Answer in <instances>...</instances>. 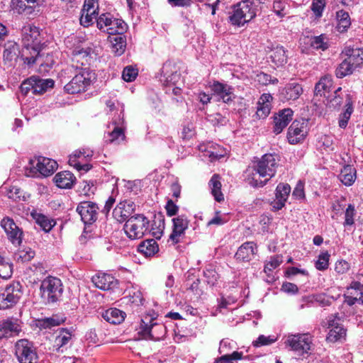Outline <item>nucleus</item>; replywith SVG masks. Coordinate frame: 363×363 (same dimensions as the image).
I'll use <instances>...</instances> for the list:
<instances>
[{
    "label": "nucleus",
    "mask_w": 363,
    "mask_h": 363,
    "mask_svg": "<svg viewBox=\"0 0 363 363\" xmlns=\"http://www.w3.org/2000/svg\"><path fill=\"white\" fill-rule=\"evenodd\" d=\"M22 42L23 47L21 54L24 63L28 66L36 62L43 65V61L41 60L43 44L39 28L31 24L24 26L22 28Z\"/></svg>",
    "instance_id": "obj_1"
},
{
    "label": "nucleus",
    "mask_w": 363,
    "mask_h": 363,
    "mask_svg": "<svg viewBox=\"0 0 363 363\" xmlns=\"http://www.w3.org/2000/svg\"><path fill=\"white\" fill-rule=\"evenodd\" d=\"M90 51L89 48L75 49L73 51L72 61L77 63H79L81 60L82 61L80 62V65H75L76 68L80 69L81 71L65 86V90L68 94H74L84 91L95 79L94 73L87 69L81 67L88 63V60L90 58Z\"/></svg>",
    "instance_id": "obj_2"
},
{
    "label": "nucleus",
    "mask_w": 363,
    "mask_h": 363,
    "mask_svg": "<svg viewBox=\"0 0 363 363\" xmlns=\"http://www.w3.org/2000/svg\"><path fill=\"white\" fill-rule=\"evenodd\" d=\"M277 167V160L274 155H264L254 162L252 172L247 177L248 183L254 187L263 186L274 176Z\"/></svg>",
    "instance_id": "obj_3"
},
{
    "label": "nucleus",
    "mask_w": 363,
    "mask_h": 363,
    "mask_svg": "<svg viewBox=\"0 0 363 363\" xmlns=\"http://www.w3.org/2000/svg\"><path fill=\"white\" fill-rule=\"evenodd\" d=\"M40 291V296L45 303H54L62 297L63 285L60 279L49 276L42 281Z\"/></svg>",
    "instance_id": "obj_4"
},
{
    "label": "nucleus",
    "mask_w": 363,
    "mask_h": 363,
    "mask_svg": "<svg viewBox=\"0 0 363 363\" xmlns=\"http://www.w3.org/2000/svg\"><path fill=\"white\" fill-rule=\"evenodd\" d=\"M256 16L255 9L249 0L242 1L235 5L229 16V22L235 26H243Z\"/></svg>",
    "instance_id": "obj_5"
},
{
    "label": "nucleus",
    "mask_w": 363,
    "mask_h": 363,
    "mask_svg": "<svg viewBox=\"0 0 363 363\" xmlns=\"http://www.w3.org/2000/svg\"><path fill=\"white\" fill-rule=\"evenodd\" d=\"M57 168L55 160L45 157L30 159L26 167L27 174L30 177H48L53 174Z\"/></svg>",
    "instance_id": "obj_6"
},
{
    "label": "nucleus",
    "mask_w": 363,
    "mask_h": 363,
    "mask_svg": "<svg viewBox=\"0 0 363 363\" xmlns=\"http://www.w3.org/2000/svg\"><path fill=\"white\" fill-rule=\"evenodd\" d=\"M149 220L145 216L137 214L126 220L123 229L130 239H140L149 232Z\"/></svg>",
    "instance_id": "obj_7"
},
{
    "label": "nucleus",
    "mask_w": 363,
    "mask_h": 363,
    "mask_svg": "<svg viewBox=\"0 0 363 363\" xmlns=\"http://www.w3.org/2000/svg\"><path fill=\"white\" fill-rule=\"evenodd\" d=\"M154 320L155 318L150 315H146L142 318L139 334L143 339L158 341L165 335V326L155 323Z\"/></svg>",
    "instance_id": "obj_8"
},
{
    "label": "nucleus",
    "mask_w": 363,
    "mask_h": 363,
    "mask_svg": "<svg viewBox=\"0 0 363 363\" xmlns=\"http://www.w3.org/2000/svg\"><path fill=\"white\" fill-rule=\"evenodd\" d=\"M96 26L99 30L111 35L123 34L126 30V23L110 13L101 14L96 20Z\"/></svg>",
    "instance_id": "obj_9"
},
{
    "label": "nucleus",
    "mask_w": 363,
    "mask_h": 363,
    "mask_svg": "<svg viewBox=\"0 0 363 363\" xmlns=\"http://www.w3.org/2000/svg\"><path fill=\"white\" fill-rule=\"evenodd\" d=\"M19 282H13L0 289V309L6 310L14 306L23 294Z\"/></svg>",
    "instance_id": "obj_10"
},
{
    "label": "nucleus",
    "mask_w": 363,
    "mask_h": 363,
    "mask_svg": "<svg viewBox=\"0 0 363 363\" xmlns=\"http://www.w3.org/2000/svg\"><path fill=\"white\" fill-rule=\"evenodd\" d=\"M286 344L299 355L308 354L313 347V337L308 333L290 335Z\"/></svg>",
    "instance_id": "obj_11"
},
{
    "label": "nucleus",
    "mask_w": 363,
    "mask_h": 363,
    "mask_svg": "<svg viewBox=\"0 0 363 363\" xmlns=\"http://www.w3.org/2000/svg\"><path fill=\"white\" fill-rule=\"evenodd\" d=\"M15 355L19 363H38V354L33 342L26 339L15 344Z\"/></svg>",
    "instance_id": "obj_12"
},
{
    "label": "nucleus",
    "mask_w": 363,
    "mask_h": 363,
    "mask_svg": "<svg viewBox=\"0 0 363 363\" xmlns=\"http://www.w3.org/2000/svg\"><path fill=\"white\" fill-rule=\"evenodd\" d=\"M308 134V121L295 120L288 129L287 139L290 144L296 145L303 141Z\"/></svg>",
    "instance_id": "obj_13"
},
{
    "label": "nucleus",
    "mask_w": 363,
    "mask_h": 363,
    "mask_svg": "<svg viewBox=\"0 0 363 363\" xmlns=\"http://www.w3.org/2000/svg\"><path fill=\"white\" fill-rule=\"evenodd\" d=\"M1 226L13 245L15 246L21 245L23 233L12 218L9 217L4 218L1 221Z\"/></svg>",
    "instance_id": "obj_14"
},
{
    "label": "nucleus",
    "mask_w": 363,
    "mask_h": 363,
    "mask_svg": "<svg viewBox=\"0 0 363 363\" xmlns=\"http://www.w3.org/2000/svg\"><path fill=\"white\" fill-rule=\"evenodd\" d=\"M93 155V152L89 150H78L74 151L69 158V164L79 171L87 172L91 165L86 162Z\"/></svg>",
    "instance_id": "obj_15"
},
{
    "label": "nucleus",
    "mask_w": 363,
    "mask_h": 363,
    "mask_svg": "<svg viewBox=\"0 0 363 363\" xmlns=\"http://www.w3.org/2000/svg\"><path fill=\"white\" fill-rule=\"evenodd\" d=\"M340 319L337 315H330L327 320L326 325L330 329L326 340L329 342H335L344 338L346 335V330L339 323Z\"/></svg>",
    "instance_id": "obj_16"
},
{
    "label": "nucleus",
    "mask_w": 363,
    "mask_h": 363,
    "mask_svg": "<svg viewBox=\"0 0 363 363\" xmlns=\"http://www.w3.org/2000/svg\"><path fill=\"white\" fill-rule=\"evenodd\" d=\"M97 211L96 204L91 201H82L77 208V211L85 225L92 224L96 220Z\"/></svg>",
    "instance_id": "obj_17"
},
{
    "label": "nucleus",
    "mask_w": 363,
    "mask_h": 363,
    "mask_svg": "<svg viewBox=\"0 0 363 363\" xmlns=\"http://www.w3.org/2000/svg\"><path fill=\"white\" fill-rule=\"evenodd\" d=\"M172 222L173 230L169 235V241H171L174 245L179 242L180 238L188 228L189 220L185 215H180L174 218Z\"/></svg>",
    "instance_id": "obj_18"
},
{
    "label": "nucleus",
    "mask_w": 363,
    "mask_h": 363,
    "mask_svg": "<svg viewBox=\"0 0 363 363\" xmlns=\"http://www.w3.org/2000/svg\"><path fill=\"white\" fill-rule=\"evenodd\" d=\"M135 210V204L130 200L121 201L113 209V216L118 222L122 223L131 217Z\"/></svg>",
    "instance_id": "obj_19"
},
{
    "label": "nucleus",
    "mask_w": 363,
    "mask_h": 363,
    "mask_svg": "<svg viewBox=\"0 0 363 363\" xmlns=\"http://www.w3.org/2000/svg\"><path fill=\"white\" fill-rule=\"evenodd\" d=\"M294 111L292 109L287 108L279 110L274 116V128L273 132L275 134L281 133L283 130L288 125L290 121H292Z\"/></svg>",
    "instance_id": "obj_20"
},
{
    "label": "nucleus",
    "mask_w": 363,
    "mask_h": 363,
    "mask_svg": "<svg viewBox=\"0 0 363 363\" xmlns=\"http://www.w3.org/2000/svg\"><path fill=\"white\" fill-rule=\"evenodd\" d=\"M21 322L13 318L0 321V339L17 335L21 331Z\"/></svg>",
    "instance_id": "obj_21"
},
{
    "label": "nucleus",
    "mask_w": 363,
    "mask_h": 363,
    "mask_svg": "<svg viewBox=\"0 0 363 363\" xmlns=\"http://www.w3.org/2000/svg\"><path fill=\"white\" fill-rule=\"evenodd\" d=\"M211 89L218 101L228 103L234 98L233 89L227 84L214 82Z\"/></svg>",
    "instance_id": "obj_22"
},
{
    "label": "nucleus",
    "mask_w": 363,
    "mask_h": 363,
    "mask_svg": "<svg viewBox=\"0 0 363 363\" xmlns=\"http://www.w3.org/2000/svg\"><path fill=\"white\" fill-rule=\"evenodd\" d=\"M303 94L302 86L298 82H290L280 91V98L283 101H295Z\"/></svg>",
    "instance_id": "obj_23"
},
{
    "label": "nucleus",
    "mask_w": 363,
    "mask_h": 363,
    "mask_svg": "<svg viewBox=\"0 0 363 363\" xmlns=\"http://www.w3.org/2000/svg\"><path fill=\"white\" fill-rule=\"evenodd\" d=\"M72 333L66 328H60L56 333L53 347L57 352H63L71 342Z\"/></svg>",
    "instance_id": "obj_24"
},
{
    "label": "nucleus",
    "mask_w": 363,
    "mask_h": 363,
    "mask_svg": "<svg viewBox=\"0 0 363 363\" xmlns=\"http://www.w3.org/2000/svg\"><path fill=\"white\" fill-rule=\"evenodd\" d=\"M92 281L97 288L104 291L112 289L118 284L117 279L108 274L95 275L92 277Z\"/></svg>",
    "instance_id": "obj_25"
},
{
    "label": "nucleus",
    "mask_w": 363,
    "mask_h": 363,
    "mask_svg": "<svg viewBox=\"0 0 363 363\" xmlns=\"http://www.w3.org/2000/svg\"><path fill=\"white\" fill-rule=\"evenodd\" d=\"M272 96L269 94H263L257 102L255 116L258 119L266 118L271 111Z\"/></svg>",
    "instance_id": "obj_26"
},
{
    "label": "nucleus",
    "mask_w": 363,
    "mask_h": 363,
    "mask_svg": "<svg viewBox=\"0 0 363 363\" xmlns=\"http://www.w3.org/2000/svg\"><path fill=\"white\" fill-rule=\"evenodd\" d=\"M256 251V244L253 242H247L238 248L235 257L238 260L248 262L254 257Z\"/></svg>",
    "instance_id": "obj_27"
},
{
    "label": "nucleus",
    "mask_w": 363,
    "mask_h": 363,
    "mask_svg": "<svg viewBox=\"0 0 363 363\" xmlns=\"http://www.w3.org/2000/svg\"><path fill=\"white\" fill-rule=\"evenodd\" d=\"M333 85V80L330 76H325L322 77L315 86L314 98L313 101L316 104L320 101L318 98L325 96V94L330 91Z\"/></svg>",
    "instance_id": "obj_28"
},
{
    "label": "nucleus",
    "mask_w": 363,
    "mask_h": 363,
    "mask_svg": "<svg viewBox=\"0 0 363 363\" xmlns=\"http://www.w3.org/2000/svg\"><path fill=\"white\" fill-rule=\"evenodd\" d=\"M53 180L57 187L70 189L73 186L76 178L69 171H63L55 174Z\"/></svg>",
    "instance_id": "obj_29"
},
{
    "label": "nucleus",
    "mask_w": 363,
    "mask_h": 363,
    "mask_svg": "<svg viewBox=\"0 0 363 363\" xmlns=\"http://www.w3.org/2000/svg\"><path fill=\"white\" fill-rule=\"evenodd\" d=\"M113 125V130L109 133L110 142L113 143L118 139L123 140L125 138L124 135V119L123 113L121 112L118 118L114 119L112 123Z\"/></svg>",
    "instance_id": "obj_30"
},
{
    "label": "nucleus",
    "mask_w": 363,
    "mask_h": 363,
    "mask_svg": "<svg viewBox=\"0 0 363 363\" xmlns=\"http://www.w3.org/2000/svg\"><path fill=\"white\" fill-rule=\"evenodd\" d=\"M355 68L363 65V49L345 47L342 51Z\"/></svg>",
    "instance_id": "obj_31"
},
{
    "label": "nucleus",
    "mask_w": 363,
    "mask_h": 363,
    "mask_svg": "<svg viewBox=\"0 0 363 363\" xmlns=\"http://www.w3.org/2000/svg\"><path fill=\"white\" fill-rule=\"evenodd\" d=\"M31 82V90L33 94H43L48 89L53 87L55 82L51 79H39L32 77L30 78Z\"/></svg>",
    "instance_id": "obj_32"
},
{
    "label": "nucleus",
    "mask_w": 363,
    "mask_h": 363,
    "mask_svg": "<svg viewBox=\"0 0 363 363\" xmlns=\"http://www.w3.org/2000/svg\"><path fill=\"white\" fill-rule=\"evenodd\" d=\"M103 318L112 324H120L125 317V313L118 308H109L101 314Z\"/></svg>",
    "instance_id": "obj_33"
},
{
    "label": "nucleus",
    "mask_w": 363,
    "mask_h": 363,
    "mask_svg": "<svg viewBox=\"0 0 363 363\" xmlns=\"http://www.w3.org/2000/svg\"><path fill=\"white\" fill-rule=\"evenodd\" d=\"M208 186L211 189V194L216 201L221 202L224 200V196L221 192L222 184L219 174H215L212 176L208 182Z\"/></svg>",
    "instance_id": "obj_34"
},
{
    "label": "nucleus",
    "mask_w": 363,
    "mask_h": 363,
    "mask_svg": "<svg viewBox=\"0 0 363 363\" xmlns=\"http://www.w3.org/2000/svg\"><path fill=\"white\" fill-rule=\"evenodd\" d=\"M31 216L35 220V223L45 232H49L55 225V221L54 220L49 218L41 213L33 211L31 213Z\"/></svg>",
    "instance_id": "obj_35"
},
{
    "label": "nucleus",
    "mask_w": 363,
    "mask_h": 363,
    "mask_svg": "<svg viewBox=\"0 0 363 363\" xmlns=\"http://www.w3.org/2000/svg\"><path fill=\"white\" fill-rule=\"evenodd\" d=\"M339 179L345 186H351L356 179L355 169L351 165L344 166L339 174Z\"/></svg>",
    "instance_id": "obj_36"
},
{
    "label": "nucleus",
    "mask_w": 363,
    "mask_h": 363,
    "mask_svg": "<svg viewBox=\"0 0 363 363\" xmlns=\"http://www.w3.org/2000/svg\"><path fill=\"white\" fill-rule=\"evenodd\" d=\"M138 250L146 257H151L158 252L159 247L155 240L148 239L139 245Z\"/></svg>",
    "instance_id": "obj_37"
},
{
    "label": "nucleus",
    "mask_w": 363,
    "mask_h": 363,
    "mask_svg": "<svg viewBox=\"0 0 363 363\" xmlns=\"http://www.w3.org/2000/svg\"><path fill=\"white\" fill-rule=\"evenodd\" d=\"M336 18L337 21V30L340 33L345 32L351 25L349 13L344 10L338 11L336 13Z\"/></svg>",
    "instance_id": "obj_38"
},
{
    "label": "nucleus",
    "mask_w": 363,
    "mask_h": 363,
    "mask_svg": "<svg viewBox=\"0 0 363 363\" xmlns=\"http://www.w3.org/2000/svg\"><path fill=\"white\" fill-rule=\"evenodd\" d=\"M121 35L117 34L110 38L112 51L118 56L124 52L126 46L125 39Z\"/></svg>",
    "instance_id": "obj_39"
},
{
    "label": "nucleus",
    "mask_w": 363,
    "mask_h": 363,
    "mask_svg": "<svg viewBox=\"0 0 363 363\" xmlns=\"http://www.w3.org/2000/svg\"><path fill=\"white\" fill-rule=\"evenodd\" d=\"M272 62L277 67L282 66L287 61L286 51L282 46H277L272 50L270 55Z\"/></svg>",
    "instance_id": "obj_40"
},
{
    "label": "nucleus",
    "mask_w": 363,
    "mask_h": 363,
    "mask_svg": "<svg viewBox=\"0 0 363 363\" xmlns=\"http://www.w3.org/2000/svg\"><path fill=\"white\" fill-rule=\"evenodd\" d=\"M308 43L313 49L321 50L323 51L327 50L329 47L328 39L324 34L310 38L308 39Z\"/></svg>",
    "instance_id": "obj_41"
},
{
    "label": "nucleus",
    "mask_w": 363,
    "mask_h": 363,
    "mask_svg": "<svg viewBox=\"0 0 363 363\" xmlns=\"http://www.w3.org/2000/svg\"><path fill=\"white\" fill-rule=\"evenodd\" d=\"M356 68L347 57L345 59L336 69V76L338 78H342L347 75L351 74Z\"/></svg>",
    "instance_id": "obj_42"
},
{
    "label": "nucleus",
    "mask_w": 363,
    "mask_h": 363,
    "mask_svg": "<svg viewBox=\"0 0 363 363\" xmlns=\"http://www.w3.org/2000/svg\"><path fill=\"white\" fill-rule=\"evenodd\" d=\"M18 52V45L15 43H9L4 49L3 58L5 63H10L17 57Z\"/></svg>",
    "instance_id": "obj_43"
},
{
    "label": "nucleus",
    "mask_w": 363,
    "mask_h": 363,
    "mask_svg": "<svg viewBox=\"0 0 363 363\" xmlns=\"http://www.w3.org/2000/svg\"><path fill=\"white\" fill-rule=\"evenodd\" d=\"M346 109L345 111L340 114V118H339V126L341 128H345L347 125L348 121L351 117V115L353 112V107L352 104L350 99L347 100L346 104H345Z\"/></svg>",
    "instance_id": "obj_44"
},
{
    "label": "nucleus",
    "mask_w": 363,
    "mask_h": 363,
    "mask_svg": "<svg viewBox=\"0 0 363 363\" xmlns=\"http://www.w3.org/2000/svg\"><path fill=\"white\" fill-rule=\"evenodd\" d=\"M97 15L96 11L90 10H82V14L80 17V23L84 27H88L93 24L94 20H97Z\"/></svg>",
    "instance_id": "obj_45"
},
{
    "label": "nucleus",
    "mask_w": 363,
    "mask_h": 363,
    "mask_svg": "<svg viewBox=\"0 0 363 363\" xmlns=\"http://www.w3.org/2000/svg\"><path fill=\"white\" fill-rule=\"evenodd\" d=\"M12 273V264L0 255V277L7 279L11 277Z\"/></svg>",
    "instance_id": "obj_46"
},
{
    "label": "nucleus",
    "mask_w": 363,
    "mask_h": 363,
    "mask_svg": "<svg viewBox=\"0 0 363 363\" xmlns=\"http://www.w3.org/2000/svg\"><path fill=\"white\" fill-rule=\"evenodd\" d=\"M330 254L328 252H322L318 257V259L315 262V268L319 271H324L328 268Z\"/></svg>",
    "instance_id": "obj_47"
},
{
    "label": "nucleus",
    "mask_w": 363,
    "mask_h": 363,
    "mask_svg": "<svg viewBox=\"0 0 363 363\" xmlns=\"http://www.w3.org/2000/svg\"><path fill=\"white\" fill-rule=\"evenodd\" d=\"M282 256L277 255L272 256L269 261H267L264 265V271L265 273L272 272L277 268L283 262Z\"/></svg>",
    "instance_id": "obj_48"
},
{
    "label": "nucleus",
    "mask_w": 363,
    "mask_h": 363,
    "mask_svg": "<svg viewBox=\"0 0 363 363\" xmlns=\"http://www.w3.org/2000/svg\"><path fill=\"white\" fill-rule=\"evenodd\" d=\"M203 277L205 281L211 286L216 284L219 277L218 274L212 267H207L203 270Z\"/></svg>",
    "instance_id": "obj_49"
},
{
    "label": "nucleus",
    "mask_w": 363,
    "mask_h": 363,
    "mask_svg": "<svg viewBox=\"0 0 363 363\" xmlns=\"http://www.w3.org/2000/svg\"><path fill=\"white\" fill-rule=\"evenodd\" d=\"M342 89L341 87L337 88L335 91L334 94L328 97V106L330 108H339L343 103L342 97L338 94Z\"/></svg>",
    "instance_id": "obj_50"
},
{
    "label": "nucleus",
    "mask_w": 363,
    "mask_h": 363,
    "mask_svg": "<svg viewBox=\"0 0 363 363\" xmlns=\"http://www.w3.org/2000/svg\"><path fill=\"white\" fill-rule=\"evenodd\" d=\"M291 191V187L288 184H279L276 189V198L281 201H286Z\"/></svg>",
    "instance_id": "obj_51"
},
{
    "label": "nucleus",
    "mask_w": 363,
    "mask_h": 363,
    "mask_svg": "<svg viewBox=\"0 0 363 363\" xmlns=\"http://www.w3.org/2000/svg\"><path fill=\"white\" fill-rule=\"evenodd\" d=\"M277 340V338L274 335H269L265 336L264 335H260L257 340L253 341L252 345L256 347H262L265 345H269L272 343L275 342Z\"/></svg>",
    "instance_id": "obj_52"
},
{
    "label": "nucleus",
    "mask_w": 363,
    "mask_h": 363,
    "mask_svg": "<svg viewBox=\"0 0 363 363\" xmlns=\"http://www.w3.org/2000/svg\"><path fill=\"white\" fill-rule=\"evenodd\" d=\"M167 67V65H165L162 68V73L164 74L163 77L164 78L162 79L164 81V84L167 86L175 85L179 79V74H178L177 72H174L171 74L168 75L167 71L166 70Z\"/></svg>",
    "instance_id": "obj_53"
},
{
    "label": "nucleus",
    "mask_w": 363,
    "mask_h": 363,
    "mask_svg": "<svg viewBox=\"0 0 363 363\" xmlns=\"http://www.w3.org/2000/svg\"><path fill=\"white\" fill-rule=\"evenodd\" d=\"M325 4V0H312L311 9L316 18H319L323 16Z\"/></svg>",
    "instance_id": "obj_54"
},
{
    "label": "nucleus",
    "mask_w": 363,
    "mask_h": 363,
    "mask_svg": "<svg viewBox=\"0 0 363 363\" xmlns=\"http://www.w3.org/2000/svg\"><path fill=\"white\" fill-rule=\"evenodd\" d=\"M200 280L199 278L191 279L189 275L186 281V285L188 290H190L197 296L202 294L201 290L199 289Z\"/></svg>",
    "instance_id": "obj_55"
},
{
    "label": "nucleus",
    "mask_w": 363,
    "mask_h": 363,
    "mask_svg": "<svg viewBox=\"0 0 363 363\" xmlns=\"http://www.w3.org/2000/svg\"><path fill=\"white\" fill-rule=\"evenodd\" d=\"M35 256V252L30 248L23 250H19L16 254V257L18 262H27L30 261Z\"/></svg>",
    "instance_id": "obj_56"
},
{
    "label": "nucleus",
    "mask_w": 363,
    "mask_h": 363,
    "mask_svg": "<svg viewBox=\"0 0 363 363\" xmlns=\"http://www.w3.org/2000/svg\"><path fill=\"white\" fill-rule=\"evenodd\" d=\"M256 80L262 85L267 86L269 84H276L278 83V79L275 77H272L271 75L260 72L257 74Z\"/></svg>",
    "instance_id": "obj_57"
},
{
    "label": "nucleus",
    "mask_w": 363,
    "mask_h": 363,
    "mask_svg": "<svg viewBox=\"0 0 363 363\" xmlns=\"http://www.w3.org/2000/svg\"><path fill=\"white\" fill-rule=\"evenodd\" d=\"M138 74V69L131 66H128L124 68L122 74V77L125 82H133L135 79Z\"/></svg>",
    "instance_id": "obj_58"
},
{
    "label": "nucleus",
    "mask_w": 363,
    "mask_h": 363,
    "mask_svg": "<svg viewBox=\"0 0 363 363\" xmlns=\"http://www.w3.org/2000/svg\"><path fill=\"white\" fill-rule=\"evenodd\" d=\"M345 303L349 306H352L356 303H363V292L357 291V294L350 293V295L345 296Z\"/></svg>",
    "instance_id": "obj_59"
},
{
    "label": "nucleus",
    "mask_w": 363,
    "mask_h": 363,
    "mask_svg": "<svg viewBox=\"0 0 363 363\" xmlns=\"http://www.w3.org/2000/svg\"><path fill=\"white\" fill-rule=\"evenodd\" d=\"M355 215L354 207L352 204H349L345 212L344 225H352L354 224V216Z\"/></svg>",
    "instance_id": "obj_60"
},
{
    "label": "nucleus",
    "mask_w": 363,
    "mask_h": 363,
    "mask_svg": "<svg viewBox=\"0 0 363 363\" xmlns=\"http://www.w3.org/2000/svg\"><path fill=\"white\" fill-rule=\"evenodd\" d=\"M350 269V263L344 259L337 261L335 264V271L338 274H344L347 273Z\"/></svg>",
    "instance_id": "obj_61"
},
{
    "label": "nucleus",
    "mask_w": 363,
    "mask_h": 363,
    "mask_svg": "<svg viewBox=\"0 0 363 363\" xmlns=\"http://www.w3.org/2000/svg\"><path fill=\"white\" fill-rule=\"evenodd\" d=\"M286 8V3L282 0H274L273 3V10L275 13L282 18L286 15L284 12Z\"/></svg>",
    "instance_id": "obj_62"
},
{
    "label": "nucleus",
    "mask_w": 363,
    "mask_h": 363,
    "mask_svg": "<svg viewBox=\"0 0 363 363\" xmlns=\"http://www.w3.org/2000/svg\"><path fill=\"white\" fill-rule=\"evenodd\" d=\"M363 288V274H359L357 276V280L352 281L350 287L347 290L354 289V293L357 294V291H362Z\"/></svg>",
    "instance_id": "obj_63"
},
{
    "label": "nucleus",
    "mask_w": 363,
    "mask_h": 363,
    "mask_svg": "<svg viewBox=\"0 0 363 363\" xmlns=\"http://www.w3.org/2000/svg\"><path fill=\"white\" fill-rule=\"evenodd\" d=\"M7 196L9 199L16 201L21 199L22 191L18 186H12L7 191Z\"/></svg>",
    "instance_id": "obj_64"
}]
</instances>
